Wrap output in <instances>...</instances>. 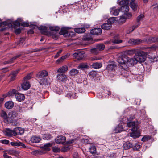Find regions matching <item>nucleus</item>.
Returning <instances> with one entry per match:
<instances>
[{
    "label": "nucleus",
    "instance_id": "f257e3e1",
    "mask_svg": "<svg viewBox=\"0 0 158 158\" xmlns=\"http://www.w3.org/2000/svg\"><path fill=\"white\" fill-rule=\"evenodd\" d=\"M147 55L148 53L147 52L138 50L134 56L135 60L137 61V63L138 62L140 63L144 62Z\"/></svg>",
    "mask_w": 158,
    "mask_h": 158
},
{
    "label": "nucleus",
    "instance_id": "f03ea898",
    "mask_svg": "<svg viewBox=\"0 0 158 158\" xmlns=\"http://www.w3.org/2000/svg\"><path fill=\"white\" fill-rule=\"evenodd\" d=\"M48 72L45 70L41 71L36 74V77L38 78L40 81V85L46 84L47 80L45 77L48 75Z\"/></svg>",
    "mask_w": 158,
    "mask_h": 158
},
{
    "label": "nucleus",
    "instance_id": "7ed1b4c3",
    "mask_svg": "<svg viewBox=\"0 0 158 158\" xmlns=\"http://www.w3.org/2000/svg\"><path fill=\"white\" fill-rule=\"evenodd\" d=\"M85 0H82L79 1L77 3L74 4L70 6V7L73 8L75 10L76 9L78 8L79 9L82 10V9H85L86 7H88L90 6L89 4L87 5L86 2H85Z\"/></svg>",
    "mask_w": 158,
    "mask_h": 158
},
{
    "label": "nucleus",
    "instance_id": "20e7f679",
    "mask_svg": "<svg viewBox=\"0 0 158 158\" xmlns=\"http://www.w3.org/2000/svg\"><path fill=\"white\" fill-rule=\"evenodd\" d=\"M144 17V15L143 14H140L137 17L136 20L138 23L130 28L129 33L132 32L135 29L140 26V22L143 20Z\"/></svg>",
    "mask_w": 158,
    "mask_h": 158
},
{
    "label": "nucleus",
    "instance_id": "39448f33",
    "mask_svg": "<svg viewBox=\"0 0 158 158\" xmlns=\"http://www.w3.org/2000/svg\"><path fill=\"white\" fill-rule=\"evenodd\" d=\"M18 116V114L15 112H10L8 114L7 122L8 123H12Z\"/></svg>",
    "mask_w": 158,
    "mask_h": 158
},
{
    "label": "nucleus",
    "instance_id": "423d86ee",
    "mask_svg": "<svg viewBox=\"0 0 158 158\" xmlns=\"http://www.w3.org/2000/svg\"><path fill=\"white\" fill-rule=\"evenodd\" d=\"M84 52L78 51L73 54V57L74 59H77L78 60H81L84 57Z\"/></svg>",
    "mask_w": 158,
    "mask_h": 158
},
{
    "label": "nucleus",
    "instance_id": "0eeeda50",
    "mask_svg": "<svg viewBox=\"0 0 158 158\" xmlns=\"http://www.w3.org/2000/svg\"><path fill=\"white\" fill-rule=\"evenodd\" d=\"M126 64V65L128 66L133 65L137 64V61L135 60V56L134 58H130L128 56H127Z\"/></svg>",
    "mask_w": 158,
    "mask_h": 158
},
{
    "label": "nucleus",
    "instance_id": "6e6552de",
    "mask_svg": "<svg viewBox=\"0 0 158 158\" xmlns=\"http://www.w3.org/2000/svg\"><path fill=\"white\" fill-rule=\"evenodd\" d=\"M14 136H16L17 135H21L23 134L24 131L23 129L20 127H16L14 129Z\"/></svg>",
    "mask_w": 158,
    "mask_h": 158
},
{
    "label": "nucleus",
    "instance_id": "1a4fd4ad",
    "mask_svg": "<svg viewBox=\"0 0 158 158\" xmlns=\"http://www.w3.org/2000/svg\"><path fill=\"white\" fill-rule=\"evenodd\" d=\"M69 27H62L60 31V35H63L64 36H67L68 35V30L71 29Z\"/></svg>",
    "mask_w": 158,
    "mask_h": 158
},
{
    "label": "nucleus",
    "instance_id": "9d476101",
    "mask_svg": "<svg viewBox=\"0 0 158 158\" xmlns=\"http://www.w3.org/2000/svg\"><path fill=\"white\" fill-rule=\"evenodd\" d=\"M20 21V19H18L17 20H16L14 22H11L10 23H8L7 22H5L3 23V24L5 25H7L8 26L10 27L12 26V24H14V25L16 26H19L20 25V23L19 22Z\"/></svg>",
    "mask_w": 158,
    "mask_h": 158
},
{
    "label": "nucleus",
    "instance_id": "9b49d317",
    "mask_svg": "<svg viewBox=\"0 0 158 158\" xmlns=\"http://www.w3.org/2000/svg\"><path fill=\"white\" fill-rule=\"evenodd\" d=\"M65 137L61 135L57 137L55 139V142L57 144H63L65 142Z\"/></svg>",
    "mask_w": 158,
    "mask_h": 158
},
{
    "label": "nucleus",
    "instance_id": "f8f14e48",
    "mask_svg": "<svg viewBox=\"0 0 158 158\" xmlns=\"http://www.w3.org/2000/svg\"><path fill=\"white\" fill-rule=\"evenodd\" d=\"M57 78L59 81L64 82H65L67 80V76L63 74H58Z\"/></svg>",
    "mask_w": 158,
    "mask_h": 158
},
{
    "label": "nucleus",
    "instance_id": "ddd939ff",
    "mask_svg": "<svg viewBox=\"0 0 158 158\" xmlns=\"http://www.w3.org/2000/svg\"><path fill=\"white\" fill-rule=\"evenodd\" d=\"M38 29L40 31L42 34L45 35H48L50 32L47 31V27L45 26H41L38 27Z\"/></svg>",
    "mask_w": 158,
    "mask_h": 158
},
{
    "label": "nucleus",
    "instance_id": "4468645a",
    "mask_svg": "<svg viewBox=\"0 0 158 158\" xmlns=\"http://www.w3.org/2000/svg\"><path fill=\"white\" fill-rule=\"evenodd\" d=\"M127 56H123L119 57L118 59V62L121 64H126Z\"/></svg>",
    "mask_w": 158,
    "mask_h": 158
},
{
    "label": "nucleus",
    "instance_id": "2eb2a0df",
    "mask_svg": "<svg viewBox=\"0 0 158 158\" xmlns=\"http://www.w3.org/2000/svg\"><path fill=\"white\" fill-rule=\"evenodd\" d=\"M14 130H11L9 128L6 129L4 131V135L6 136L9 137H11L13 135L14 136Z\"/></svg>",
    "mask_w": 158,
    "mask_h": 158
},
{
    "label": "nucleus",
    "instance_id": "dca6fc26",
    "mask_svg": "<svg viewBox=\"0 0 158 158\" xmlns=\"http://www.w3.org/2000/svg\"><path fill=\"white\" fill-rule=\"evenodd\" d=\"M116 7L115 6L113 7L110 9V13L111 14L115 15L117 16L120 11V9H116Z\"/></svg>",
    "mask_w": 158,
    "mask_h": 158
},
{
    "label": "nucleus",
    "instance_id": "f3484780",
    "mask_svg": "<svg viewBox=\"0 0 158 158\" xmlns=\"http://www.w3.org/2000/svg\"><path fill=\"white\" fill-rule=\"evenodd\" d=\"M102 32V30L100 28H95L90 31V33L94 35L100 34Z\"/></svg>",
    "mask_w": 158,
    "mask_h": 158
},
{
    "label": "nucleus",
    "instance_id": "a211bd4d",
    "mask_svg": "<svg viewBox=\"0 0 158 158\" xmlns=\"http://www.w3.org/2000/svg\"><path fill=\"white\" fill-rule=\"evenodd\" d=\"M145 41L148 43L158 42V37H150L146 38Z\"/></svg>",
    "mask_w": 158,
    "mask_h": 158
},
{
    "label": "nucleus",
    "instance_id": "6ab92c4d",
    "mask_svg": "<svg viewBox=\"0 0 158 158\" xmlns=\"http://www.w3.org/2000/svg\"><path fill=\"white\" fill-rule=\"evenodd\" d=\"M16 100L19 102L22 101L25 98V96L23 94L18 93L15 95Z\"/></svg>",
    "mask_w": 158,
    "mask_h": 158
},
{
    "label": "nucleus",
    "instance_id": "aec40b11",
    "mask_svg": "<svg viewBox=\"0 0 158 158\" xmlns=\"http://www.w3.org/2000/svg\"><path fill=\"white\" fill-rule=\"evenodd\" d=\"M30 85L29 82L24 81L21 85V87L24 90H27L30 87Z\"/></svg>",
    "mask_w": 158,
    "mask_h": 158
},
{
    "label": "nucleus",
    "instance_id": "412c9836",
    "mask_svg": "<svg viewBox=\"0 0 158 158\" xmlns=\"http://www.w3.org/2000/svg\"><path fill=\"white\" fill-rule=\"evenodd\" d=\"M111 41L114 44H118L123 42V40L119 39V36L117 35L114 36Z\"/></svg>",
    "mask_w": 158,
    "mask_h": 158
},
{
    "label": "nucleus",
    "instance_id": "4be33fe9",
    "mask_svg": "<svg viewBox=\"0 0 158 158\" xmlns=\"http://www.w3.org/2000/svg\"><path fill=\"white\" fill-rule=\"evenodd\" d=\"M142 41L139 39H131L128 41V43L132 44H138L141 43Z\"/></svg>",
    "mask_w": 158,
    "mask_h": 158
},
{
    "label": "nucleus",
    "instance_id": "5701e85b",
    "mask_svg": "<svg viewBox=\"0 0 158 158\" xmlns=\"http://www.w3.org/2000/svg\"><path fill=\"white\" fill-rule=\"evenodd\" d=\"M138 50V49H135L126 50L125 51L124 53L127 55L131 56L134 54H136Z\"/></svg>",
    "mask_w": 158,
    "mask_h": 158
},
{
    "label": "nucleus",
    "instance_id": "b1692460",
    "mask_svg": "<svg viewBox=\"0 0 158 158\" xmlns=\"http://www.w3.org/2000/svg\"><path fill=\"white\" fill-rule=\"evenodd\" d=\"M135 118V117L134 116H131L129 118L126 117H123V118H122V119L120 121V123H126L127 122V121H131Z\"/></svg>",
    "mask_w": 158,
    "mask_h": 158
},
{
    "label": "nucleus",
    "instance_id": "393cba45",
    "mask_svg": "<svg viewBox=\"0 0 158 158\" xmlns=\"http://www.w3.org/2000/svg\"><path fill=\"white\" fill-rule=\"evenodd\" d=\"M132 131L133 132L130 134V136L134 138H136L139 137L140 135V133L138 130L137 131L136 128L135 130Z\"/></svg>",
    "mask_w": 158,
    "mask_h": 158
},
{
    "label": "nucleus",
    "instance_id": "a878e982",
    "mask_svg": "<svg viewBox=\"0 0 158 158\" xmlns=\"http://www.w3.org/2000/svg\"><path fill=\"white\" fill-rule=\"evenodd\" d=\"M136 123L134 121L130 122L127 123V126L129 128H132L131 130L132 131H134L135 130L136 128H135Z\"/></svg>",
    "mask_w": 158,
    "mask_h": 158
},
{
    "label": "nucleus",
    "instance_id": "bb28decb",
    "mask_svg": "<svg viewBox=\"0 0 158 158\" xmlns=\"http://www.w3.org/2000/svg\"><path fill=\"white\" fill-rule=\"evenodd\" d=\"M52 145V143H48L44 144L41 147V148L44 150L49 151L50 150V147Z\"/></svg>",
    "mask_w": 158,
    "mask_h": 158
},
{
    "label": "nucleus",
    "instance_id": "cd10ccee",
    "mask_svg": "<svg viewBox=\"0 0 158 158\" xmlns=\"http://www.w3.org/2000/svg\"><path fill=\"white\" fill-rule=\"evenodd\" d=\"M68 70V66L66 65H64L59 68L57 72L58 73H64L67 72Z\"/></svg>",
    "mask_w": 158,
    "mask_h": 158
},
{
    "label": "nucleus",
    "instance_id": "c85d7f7f",
    "mask_svg": "<svg viewBox=\"0 0 158 158\" xmlns=\"http://www.w3.org/2000/svg\"><path fill=\"white\" fill-rule=\"evenodd\" d=\"M123 146L124 149L127 150L132 147L133 145L131 143L127 141L123 144Z\"/></svg>",
    "mask_w": 158,
    "mask_h": 158
},
{
    "label": "nucleus",
    "instance_id": "c756f323",
    "mask_svg": "<svg viewBox=\"0 0 158 158\" xmlns=\"http://www.w3.org/2000/svg\"><path fill=\"white\" fill-rule=\"evenodd\" d=\"M130 6L133 11H135L137 10L138 6L136 2H131L130 3Z\"/></svg>",
    "mask_w": 158,
    "mask_h": 158
},
{
    "label": "nucleus",
    "instance_id": "7c9ffc66",
    "mask_svg": "<svg viewBox=\"0 0 158 158\" xmlns=\"http://www.w3.org/2000/svg\"><path fill=\"white\" fill-rule=\"evenodd\" d=\"M5 106L7 109H11L14 106V103L12 101H7L5 103Z\"/></svg>",
    "mask_w": 158,
    "mask_h": 158
},
{
    "label": "nucleus",
    "instance_id": "2f4dec72",
    "mask_svg": "<svg viewBox=\"0 0 158 158\" xmlns=\"http://www.w3.org/2000/svg\"><path fill=\"white\" fill-rule=\"evenodd\" d=\"M123 125L121 124H119L114 129V131L116 133H119L124 130L123 127Z\"/></svg>",
    "mask_w": 158,
    "mask_h": 158
},
{
    "label": "nucleus",
    "instance_id": "473e14b6",
    "mask_svg": "<svg viewBox=\"0 0 158 158\" xmlns=\"http://www.w3.org/2000/svg\"><path fill=\"white\" fill-rule=\"evenodd\" d=\"M120 10L121 12H124V13H125L128 12L129 10V8L127 5H126L124 6H121L120 8Z\"/></svg>",
    "mask_w": 158,
    "mask_h": 158
},
{
    "label": "nucleus",
    "instance_id": "72a5a7b5",
    "mask_svg": "<svg viewBox=\"0 0 158 158\" xmlns=\"http://www.w3.org/2000/svg\"><path fill=\"white\" fill-rule=\"evenodd\" d=\"M111 27V24L109 23H104L101 26L102 29L105 30H109Z\"/></svg>",
    "mask_w": 158,
    "mask_h": 158
},
{
    "label": "nucleus",
    "instance_id": "f704fd0d",
    "mask_svg": "<svg viewBox=\"0 0 158 158\" xmlns=\"http://www.w3.org/2000/svg\"><path fill=\"white\" fill-rule=\"evenodd\" d=\"M117 3L118 5L121 6H123L127 5L128 2L127 0H118Z\"/></svg>",
    "mask_w": 158,
    "mask_h": 158
},
{
    "label": "nucleus",
    "instance_id": "c9c22d12",
    "mask_svg": "<svg viewBox=\"0 0 158 158\" xmlns=\"http://www.w3.org/2000/svg\"><path fill=\"white\" fill-rule=\"evenodd\" d=\"M41 140V139L40 137L36 136H32L31 139V141L33 143H38Z\"/></svg>",
    "mask_w": 158,
    "mask_h": 158
},
{
    "label": "nucleus",
    "instance_id": "e433bc0d",
    "mask_svg": "<svg viewBox=\"0 0 158 158\" xmlns=\"http://www.w3.org/2000/svg\"><path fill=\"white\" fill-rule=\"evenodd\" d=\"M8 153L10 155H14L17 156L19 155V152L15 150L10 149L8 151Z\"/></svg>",
    "mask_w": 158,
    "mask_h": 158
},
{
    "label": "nucleus",
    "instance_id": "4c0bfd02",
    "mask_svg": "<svg viewBox=\"0 0 158 158\" xmlns=\"http://www.w3.org/2000/svg\"><path fill=\"white\" fill-rule=\"evenodd\" d=\"M102 66V64L101 62H95L92 64V67L95 69H99Z\"/></svg>",
    "mask_w": 158,
    "mask_h": 158
},
{
    "label": "nucleus",
    "instance_id": "58836bf2",
    "mask_svg": "<svg viewBox=\"0 0 158 158\" xmlns=\"http://www.w3.org/2000/svg\"><path fill=\"white\" fill-rule=\"evenodd\" d=\"M19 71L20 69H19L12 73L11 74V77L10 79L11 81H13L15 79L17 74L19 73Z\"/></svg>",
    "mask_w": 158,
    "mask_h": 158
},
{
    "label": "nucleus",
    "instance_id": "ea45409f",
    "mask_svg": "<svg viewBox=\"0 0 158 158\" xmlns=\"http://www.w3.org/2000/svg\"><path fill=\"white\" fill-rule=\"evenodd\" d=\"M74 31L78 33H81L85 31V29L84 27L77 28L74 29Z\"/></svg>",
    "mask_w": 158,
    "mask_h": 158
},
{
    "label": "nucleus",
    "instance_id": "a19ab883",
    "mask_svg": "<svg viewBox=\"0 0 158 158\" xmlns=\"http://www.w3.org/2000/svg\"><path fill=\"white\" fill-rule=\"evenodd\" d=\"M48 36H52L53 38L55 40H56L58 38V35L56 32H50Z\"/></svg>",
    "mask_w": 158,
    "mask_h": 158
},
{
    "label": "nucleus",
    "instance_id": "79ce46f5",
    "mask_svg": "<svg viewBox=\"0 0 158 158\" xmlns=\"http://www.w3.org/2000/svg\"><path fill=\"white\" fill-rule=\"evenodd\" d=\"M96 47H97V49L100 52L103 50L105 48L104 45L103 44H98L96 45Z\"/></svg>",
    "mask_w": 158,
    "mask_h": 158
},
{
    "label": "nucleus",
    "instance_id": "37998d69",
    "mask_svg": "<svg viewBox=\"0 0 158 158\" xmlns=\"http://www.w3.org/2000/svg\"><path fill=\"white\" fill-rule=\"evenodd\" d=\"M116 67V66L114 64H108L107 67V69L109 70H112L115 69Z\"/></svg>",
    "mask_w": 158,
    "mask_h": 158
},
{
    "label": "nucleus",
    "instance_id": "c03bdc74",
    "mask_svg": "<svg viewBox=\"0 0 158 158\" xmlns=\"http://www.w3.org/2000/svg\"><path fill=\"white\" fill-rule=\"evenodd\" d=\"M20 56V55H17L16 56H15L14 57H13L10 60L7 61H6L4 62V64H11L13 63L14 62V60L16 59H17Z\"/></svg>",
    "mask_w": 158,
    "mask_h": 158
},
{
    "label": "nucleus",
    "instance_id": "a18cd8bd",
    "mask_svg": "<svg viewBox=\"0 0 158 158\" xmlns=\"http://www.w3.org/2000/svg\"><path fill=\"white\" fill-rule=\"evenodd\" d=\"M78 72L79 71L78 70L76 69H73L70 70L69 71V73L70 75L74 76L78 73Z\"/></svg>",
    "mask_w": 158,
    "mask_h": 158
},
{
    "label": "nucleus",
    "instance_id": "49530a36",
    "mask_svg": "<svg viewBox=\"0 0 158 158\" xmlns=\"http://www.w3.org/2000/svg\"><path fill=\"white\" fill-rule=\"evenodd\" d=\"M132 147L134 150L137 151L140 148L141 145L139 143H136Z\"/></svg>",
    "mask_w": 158,
    "mask_h": 158
},
{
    "label": "nucleus",
    "instance_id": "de8ad7c7",
    "mask_svg": "<svg viewBox=\"0 0 158 158\" xmlns=\"http://www.w3.org/2000/svg\"><path fill=\"white\" fill-rule=\"evenodd\" d=\"M68 56V55H66L61 56L60 58L56 60V62L57 63H59L62 62L65 59L67 58Z\"/></svg>",
    "mask_w": 158,
    "mask_h": 158
},
{
    "label": "nucleus",
    "instance_id": "09e8293b",
    "mask_svg": "<svg viewBox=\"0 0 158 158\" xmlns=\"http://www.w3.org/2000/svg\"><path fill=\"white\" fill-rule=\"evenodd\" d=\"M89 151L92 154H94L96 153V148L94 145H92L89 148Z\"/></svg>",
    "mask_w": 158,
    "mask_h": 158
},
{
    "label": "nucleus",
    "instance_id": "8fccbe9b",
    "mask_svg": "<svg viewBox=\"0 0 158 158\" xmlns=\"http://www.w3.org/2000/svg\"><path fill=\"white\" fill-rule=\"evenodd\" d=\"M52 135L49 134H44L43 136V138L45 140H49L52 138Z\"/></svg>",
    "mask_w": 158,
    "mask_h": 158
},
{
    "label": "nucleus",
    "instance_id": "3c124183",
    "mask_svg": "<svg viewBox=\"0 0 158 158\" xmlns=\"http://www.w3.org/2000/svg\"><path fill=\"white\" fill-rule=\"evenodd\" d=\"M49 29L50 30L54 31L55 32L58 31L59 30L60 28L58 26H50L49 27Z\"/></svg>",
    "mask_w": 158,
    "mask_h": 158
},
{
    "label": "nucleus",
    "instance_id": "603ef678",
    "mask_svg": "<svg viewBox=\"0 0 158 158\" xmlns=\"http://www.w3.org/2000/svg\"><path fill=\"white\" fill-rule=\"evenodd\" d=\"M126 18L123 15L121 16L120 17V18L118 20V21L120 23H123L126 21Z\"/></svg>",
    "mask_w": 158,
    "mask_h": 158
},
{
    "label": "nucleus",
    "instance_id": "864d4df0",
    "mask_svg": "<svg viewBox=\"0 0 158 158\" xmlns=\"http://www.w3.org/2000/svg\"><path fill=\"white\" fill-rule=\"evenodd\" d=\"M66 97L69 99L75 98H76L75 94H74L68 93L66 95Z\"/></svg>",
    "mask_w": 158,
    "mask_h": 158
},
{
    "label": "nucleus",
    "instance_id": "5fc2aeb1",
    "mask_svg": "<svg viewBox=\"0 0 158 158\" xmlns=\"http://www.w3.org/2000/svg\"><path fill=\"white\" fill-rule=\"evenodd\" d=\"M97 73L96 71H92L90 72L89 75L91 78H94L96 76Z\"/></svg>",
    "mask_w": 158,
    "mask_h": 158
},
{
    "label": "nucleus",
    "instance_id": "6e6d98bb",
    "mask_svg": "<svg viewBox=\"0 0 158 158\" xmlns=\"http://www.w3.org/2000/svg\"><path fill=\"white\" fill-rule=\"evenodd\" d=\"M90 52L91 53L95 55L99 53L100 52L97 49V47H96L95 48L91 49L90 50Z\"/></svg>",
    "mask_w": 158,
    "mask_h": 158
},
{
    "label": "nucleus",
    "instance_id": "4d7b16f0",
    "mask_svg": "<svg viewBox=\"0 0 158 158\" xmlns=\"http://www.w3.org/2000/svg\"><path fill=\"white\" fill-rule=\"evenodd\" d=\"M32 73H31L28 74L24 78V81H26L27 80L31 79L32 77Z\"/></svg>",
    "mask_w": 158,
    "mask_h": 158
},
{
    "label": "nucleus",
    "instance_id": "13d9d810",
    "mask_svg": "<svg viewBox=\"0 0 158 158\" xmlns=\"http://www.w3.org/2000/svg\"><path fill=\"white\" fill-rule=\"evenodd\" d=\"M22 143L20 142H11L10 144L13 146H19L22 145Z\"/></svg>",
    "mask_w": 158,
    "mask_h": 158
},
{
    "label": "nucleus",
    "instance_id": "bf43d9fd",
    "mask_svg": "<svg viewBox=\"0 0 158 158\" xmlns=\"http://www.w3.org/2000/svg\"><path fill=\"white\" fill-rule=\"evenodd\" d=\"M116 17H111L107 20V22L111 24V25H112V23H114V21L116 20Z\"/></svg>",
    "mask_w": 158,
    "mask_h": 158
},
{
    "label": "nucleus",
    "instance_id": "052dcab7",
    "mask_svg": "<svg viewBox=\"0 0 158 158\" xmlns=\"http://www.w3.org/2000/svg\"><path fill=\"white\" fill-rule=\"evenodd\" d=\"M1 116L5 120L7 121V116L6 113L3 111H2L1 113Z\"/></svg>",
    "mask_w": 158,
    "mask_h": 158
},
{
    "label": "nucleus",
    "instance_id": "680f3d73",
    "mask_svg": "<svg viewBox=\"0 0 158 158\" xmlns=\"http://www.w3.org/2000/svg\"><path fill=\"white\" fill-rule=\"evenodd\" d=\"M70 148V145L66 146L61 148V151L63 152H66L69 150Z\"/></svg>",
    "mask_w": 158,
    "mask_h": 158
},
{
    "label": "nucleus",
    "instance_id": "e2e57ef3",
    "mask_svg": "<svg viewBox=\"0 0 158 158\" xmlns=\"http://www.w3.org/2000/svg\"><path fill=\"white\" fill-rule=\"evenodd\" d=\"M124 16L126 18V19H129L131 18L132 16V14L131 13H125L123 14Z\"/></svg>",
    "mask_w": 158,
    "mask_h": 158
},
{
    "label": "nucleus",
    "instance_id": "0e129e2a",
    "mask_svg": "<svg viewBox=\"0 0 158 158\" xmlns=\"http://www.w3.org/2000/svg\"><path fill=\"white\" fill-rule=\"evenodd\" d=\"M151 138V136L149 135H146L143 137L142 139V141L143 142H145L148 140H150Z\"/></svg>",
    "mask_w": 158,
    "mask_h": 158
},
{
    "label": "nucleus",
    "instance_id": "69168bd1",
    "mask_svg": "<svg viewBox=\"0 0 158 158\" xmlns=\"http://www.w3.org/2000/svg\"><path fill=\"white\" fill-rule=\"evenodd\" d=\"M87 65L85 64L84 63H81L78 66V69H83L85 68H87Z\"/></svg>",
    "mask_w": 158,
    "mask_h": 158
},
{
    "label": "nucleus",
    "instance_id": "338daca9",
    "mask_svg": "<svg viewBox=\"0 0 158 158\" xmlns=\"http://www.w3.org/2000/svg\"><path fill=\"white\" fill-rule=\"evenodd\" d=\"M17 91L15 89H13L10 91L8 92V94L10 96H12L13 94L16 95V94H17Z\"/></svg>",
    "mask_w": 158,
    "mask_h": 158
},
{
    "label": "nucleus",
    "instance_id": "774afa93",
    "mask_svg": "<svg viewBox=\"0 0 158 158\" xmlns=\"http://www.w3.org/2000/svg\"><path fill=\"white\" fill-rule=\"evenodd\" d=\"M53 152H59L60 150V148L57 147H53L52 148Z\"/></svg>",
    "mask_w": 158,
    "mask_h": 158
}]
</instances>
